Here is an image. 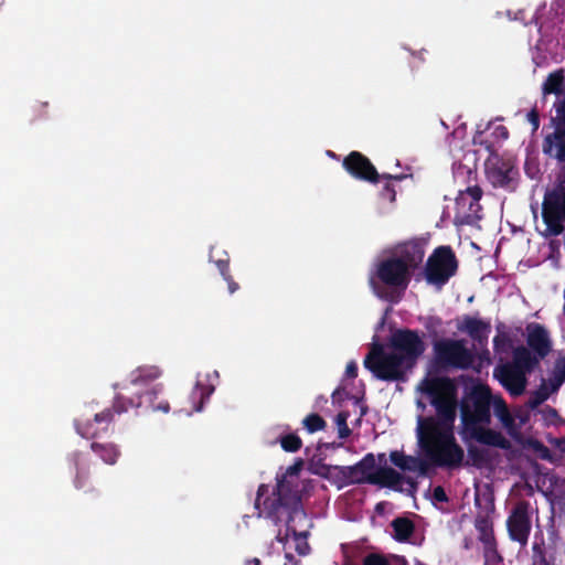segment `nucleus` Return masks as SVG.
Returning <instances> with one entry per match:
<instances>
[{
	"label": "nucleus",
	"instance_id": "f257e3e1",
	"mask_svg": "<svg viewBox=\"0 0 565 565\" xmlns=\"http://www.w3.org/2000/svg\"><path fill=\"white\" fill-rule=\"evenodd\" d=\"M422 391L430 401L436 416L418 418L417 438L425 457L436 467L459 468L465 451L455 437L457 385L448 376L425 379Z\"/></svg>",
	"mask_w": 565,
	"mask_h": 565
},
{
	"label": "nucleus",
	"instance_id": "f03ea898",
	"mask_svg": "<svg viewBox=\"0 0 565 565\" xmlns=\"http://www.w3.org/2000/svg\"><path fill=\"white\" fill-rule=\"evenodd\" d=\"M425 351L426 343L418 330L401 328L390 335L387 349L373 343L363 364L381 381L404 382Z\"/></svg>",
	"mask_w": 565,
	"mask_h": 565
},
{
	"label": "nucleus",
	"instance_id": "7ed1b4c3",
	"mask_svg": "<svg viewBox=\"0 0 565 565\" xmlns=\"http://www.w3.org/2000/svg\"><path fill=\"white\" fill-rule=\"evenodd\" d=\"M162 392V385L157 384L142 394L137 395L136 398L126 397L121 394L116 395L111 407L104 408L100 412L94 414V418H76L74 420V427L76 433L85 439H96L107 434L111 423L114 422L115 414L126 413L129 408L141 407L146 405L152 411H161L168 413L170 405L168 401L158 399V395Z\"/></svg>",
	"mask_w": 565,
	"mask_h": 565
},
{
	"label": "nucleus",
	"instance_id": "20e7f679",
	"mask_svg": "<svg viewBox=\"0 0 565 565\" xmlns=\"http://www.w3.org/2000/svg\"><path fill=\"white\" fill-rule=\"evenodd\" d=\"M268 492L269 487L264 483L257 489L255 509L258 510V516H265L276 525L285 522L287 531H291L295 537L299 536L300 534L291 526L296 518L306 516L299 490L282 479L277 482L271 495H268Z\"/></svg>",
	"mask_w": 565,
	"mask_h": 565
},
{
	"label": "nucleus",
	"instance_id": "39448f33",
	"mask_svg": "<svg viewBox=\"0 0 565 565\" xmlns=\"http://www.w3.org/2000/svg\"><path fill=\"white\" fill-rule=\"evenodd\" d=\"M335 470L342 479L349 484H375L381 488H390L395 491H403L402 483L409 486V491L417 489V482L411 477H404L402 473L391 467H380L376 469V461L373 454L365 455L353 466H335Z\"/></svg>",
	"mask_w": 565,
	"mask_h": 565
},
{
	"label": "nucleus",
	"instance_id": "423d86ee",
	"mask_svg": "<svg viewBox=\"0 0 565 565\" xmlns=\"http://www.w3.org/2000/svg\"><path fill=\"white\" fill-rule=\"evenodd\" d=\"M493 394L486 384H475L465 392L457 408L460 411L459 435L477 427L491 424Z\"/></svg>",
	"mask_w": 565,
	"mask_h": 565
},
{
	"label": "nucleus",
	"instance_id": "0eeeda50",
	"mask_svg": "<svg viewBox=\"0 0 565 565\" xmlns=\"http://www.w3.org/2000/svg\"><path fill=\"white\" fill-rule=\"evenodd\" d=\"M473 143L484 147L492 157L486 163V172L489 181L495 188L514 189L519 175L518 168L511 159H504L494 154V142L484 138L483 131L473 136Z\"/></svg>",
	"mask_w": 565,
	"mask_h": 565
},
{
	"label": "nucleus",
	"instance_id": "6e6552de",
	"mask_svg": "<svg viewBox=\"0 0 565 565\" xmlns=\"http://www.w3.org/2000/svg\"><path fill=\"white\" fill-rule=\"evenodd\" d=\"M529 355L520 352L512 353V361L497 365L493 370L494 377L509 392L511 396H520L525 392L527 379L535 367L530 364Z\"/></svg>",
	"mask_w": 565,
	"mask_h": 565
},
{
	"label": "nucleus",
	"instance_id": "1a4fd4ad",
	"mask_svg": "<svg viewBox=\"0 0 565 565\" xmlns=\"http://www.w3.org/2000/svg\"><path fill=\"white\" fill-rule=\"evenodd\" d=\"M458 259L449 245L436 247L425 265V279L437 288L445 286L457 274Z\"/></svg>",
	"mask_w": 565,
	"mask_h": 565
},
{
	"label": "nucleus",
	"instance_id": "9d476101",
	"mask_svg": "<svg viewBox=\"0 0 565 565\" xmlns=\"http://www.w3.org/2000/svg\"><path fill=\"white\" fill-rule=\"evenodd\" d=\"M433 349L437 364L443 367L468 370L475 361L463 340L440 339L434 342Z\"/></svg>",
	"mask_w": 565,
	"mask_h": 565
},
{
	"label": "nucleus",
	"instance_id": "9b49d317",
	"mask_svg": "<svg viewBox=\"0 0 565 565\" xmlns=\"http://www.w3.org/2000/svg\"><path fill=\"white\" fill-rule=\"evenodd\" d=\"M526 345H519L512 353L518 355L520 352L529 355L530 364L535 369L553 350V342L547 329L540 323L532 322L526 327Z\"/></svg>",
	"mask_w": 565,
	"mask_h": 565
},
{
	"label": "nucleus",
	"instance_id": "f8f14e48",
	"mask_svg": "<svg viewBox=\"0 0 565 565\" xmlns=\"http://www.w3.org/2000/svg\"><path fill=\"white\" fill-rule=\"evenodd\" d=\"M555 116L551 118L554 131L543 139V153L547 157L565 162V96L554 104Z\"/></svg>",
	"mask_w": 565,
	"mask_h": 565
},
{
	"label": "nucleus",
	"instance_id": "ddd939ff",
	"mask_svg": "<svg viewBox=\"0 0 565 565\" xmlns=\"http://www.w3.org/2000/svg\"><path fill=\"white\" fill-rule=\"evenodd\" d=\"M342 167L354 179L374 184L379 183L381 179L399 181L404 178L403 175L387 173L380 174L371 160L359 151H351L344 157Z\"/></svg>",
	"mask_w": 565,
	"mask_h": 565
},
{
	"label": "nucleus",
	"instance_id": "4468645a",
	"mask_svg": "<svg viewBox=\"0 0 565 565\" xmlns=\"http://www.w3.org/2000/svg\"><path fill=\"white\" fill-rule=\"evenodd\" d=\"M530 509V502L521 500L515 503L507 519L509 537L511 541L518 542L521 546L527 544L532 530Z\"/></svg>",
	"mask_w": 565,
	"mask_h": 565
},
{
	"label": "nucleus",
	"instance_id": "2eb2a0df",
	"mask_svg": "<svg viewBox=\"0 0 565 565\" xmlns=\"http://www.w3.org/2000/svg\"><path fill=\"white\" fill-rule=\"evenodd\" d=\"M377 278L386 286L405 290L413 277V274L393 254L377 264Z\"/></svg>",
	"mask_w": 565,
	"mask_h": 565
},
{
	"label": "nucleus",
	"instance_id": "dca6fc26",
	"mask_svg": "<svg viewBox=\"0 0 565 565\" xmlns=\"http://www.w3.org/2000/svg\"><path fill=\"white\" fill-rule=\"evenodd\" d=\"M393 256L399 258L407 269L414 271L422 265L425 257V242L420 238H412L395 245Z\"/></svg>",
	"mask_w": 565,
	"mask_h": 565
},
{
	"label": "nucleus",
	"instance_id": "f3484780",
	"mask_svg": "<svg viewBox=\"0 0 565 565\" xmlns=\"http://www.w3.org/2000/svg\"><path fill=\"white\" fill-rule=\"evenodd\" d=\"M483 191L479 185L468 186L466 190H460L456 198V209L458 214H462V218L467 224H470L473 218H480L478 212L481 210L480 200Z\"/></svg>",
	"mask_w": 565,
	"mask_h": 565
},
{
	"label": "nucleus",
	"instance_id": "a211bd4d",
	"mask_svg": "<svg viewBox=\"0 0 565 565\" xmlns=\"http://www.w3.org/2000/svg\"><path fill=\"white\" fill-rule=\"evenodd\" d=\"M463 441L476 440L486 446L508 450L511 448L510 440L500 431L489 428V425L477 427L460 435Z\"/></svg>",
	"mask_w": 565,
	"mask_h": 565
},
{
	"label": "nucleus",
	"instance_id": "6ab92c4d",
	"mask_svg": "<svg viewBox=\"0 0 565 565\" xmlns=\"http://www.w3.org/2000/svg\"><path fill=\"white\" fill-rule=\"evenodd\" d=\"M458 330L469 334L471 339L478 342H482L488 339V334L491 331V324L489 321H483L477 317L463 316L462 321L458 324Z\"/></svg>",
	"mask_w": 565,
	"mask_h": 565
},
{
	"label": "nucleus",
	"instance_id": "aec40b11",
	"mask_svg": "<svg viewBox=\"0 0 565 565\" xmlns=\"http://www.w3.org/2000/svg\"><path fill=\"white\" fill-rule=\"evenodd\" d=\"M391 462L403 471L419 470L422 475L427 471V463L418 457L405 455L403 451L394 450L390 454Z\"/></svg>",
	"mask_w": 565,
	"mask_h": 565
},
{
	"label": "nucleus",
	"instance_id": "412c9836",
	"mask_svg": "<svg viewBox=\"0 0 565 565\" xmlns=\"http://www.w3.org/2000/svg\"><path fill=\"white\" fill-rule=\"evenodd\" d=\"M82 452H74L72 460L75 467V477L73 480L74 487L77 490H82L84 492H95V488L92 486L89 479V470L88 467L83 462Z\"/></svg>",
	"mask_w": 565,
	"mask_h": 565
},
{
	"label": "nucleus",
	"instance_id": "4be33fe9",
	"mask_svg": "<svg viewBox=\"0 0 565 565\" xmlns=\"http://www.w3.org/2000/svg\"><path fill=\"white\" fill-rule=\"evenodd\" d=\"M90 449L107 465H115L120 456L118 446L113 443L93 441Z\"/></svg>",
	"mask_w": 565,
	"mask_h": 565
},
{
	"label": "nucleus",
	"instance_id": "5701e85b",
	"mask_svg": "<svg viewBox=\"0 0 565 565\" xmlns=\"http://www.w3.org/2000/svg\"><path fill=\"white\" fill-rule=\"evenodd\" d=\"M565 84V70L558 68L550 73L542 85L544 96L550 94L561 95Z\"/></svg>",
	"mask_w": 565,
	"mask_h": 565
},
{
	"label": "nucleus",
	"instance_id": "b1692460",
	"mask_svg": "<svg viewBox=\"0 0 565 565\" xmlns=\"http://www.w3.org/2000/svg\"><path fill=\"white\" fill-rule=\"evenodd\" d=\"M565 382V353H561L554 362V366L548 377V391L557 392Z\"/></svg>",
	"mask_w": 565,
	"mask_h": 565
},
{
	"label": "nucleus",
	"instance_id": "393cba45",
	"mask_svg": "<svg viewBox=\"0 0 565 565\" xmlns=\"http://www.w3.org/2000/svg\"><path fill=\"white\" fill-rule=\"evenodd\" d=\"M493 414L501 422L502 426L509 430L514 428V418L509 411L505 401L500 395H493Z\"/></svg>",
	"mask_w": 565,
	"mask_h": 565
},
{
	"label": "nucleus",
	"instance_id": "a878e982",
	"mask_svg": "<svg viewBox=\"0 0 565 565\" xmlns=\"http://www.w3.org/2000/svg\"><path fill=\"white\" fill-rule=\"evenodd\" d=\"M391 525L394 531L393 537L397 542L408 541L415 531V525L413 521L406 518H396L392 521Z\"/></svg>",
	"mask_w": 565,
	"mask_h": 565
},
{
	"label": "nucleus",
	"instance_id": "bb28decb",
	"mask_svg": "<svg viewBox=\"0 0 565 565\" xmlns=\"http://www.w3.org/2000/svg\"><path fill=\"white\" fill-rule=\"evenodd\" d=\"M161 375V370L158 366H141L138 367L135 376L131 380L134 386L147 385L148 383L157 380Z\"/></svg>",
	"mask_w": 565,
	"mask_h": 565
},
{
	"label": "nucleus",
	"instance_id": "cd10ccee",
	"mask_svg": "<svg viewBox=\"0 0 565 565\" xmlns=\"http://www.w3.org/2000/svg\"><path fill=\"white\" fill-rule=\"evenodd\" d=\"M475 526L479 532V540L483 545L495 542L492 523L487 515H478L475 521Z\"/></svg>",
	"mask_w": 565,
	"mask_h": 565
},
{
	"label": "nucleus",
	"instance_id": "c85d7f7f",
	"mask_svg": "<svg viewBox=\"0 0 565 565\" xmlns=\"http://www.w3.org/2000/svg\"><path fill=\"white\" fill-rule=\"evenodd\" d=\"M214 387L212 385L202 384L200 382H196L193 391H192V398L199 399V402L194 405L195 412H201L203 409L204 403L209 401L210 396L213 394Z\"/></svg>",
	"mask_w": 565,
	"mask_h": 565
},
{
	"label": "nucleus",
	"instance_id": "c756f323",
	"mask_svg": "<svg viewBox=\"0 0 565 565\" xmlns=\"http://www.w3.org/2000/svg\"><path fill=\"white\" fill-rule=\"evenodd\" d=\"M468 457L471 465L477 468H482L490 461L489 451L484 448H480L473 445L468 446Z\"/></svg>",
	"mask_w": 565,
	"mask_h": 565
},
{
	"label": "nucleus",
	"instance_id": "7c9ffc66",
	"mask_svg": "<svg viewBox=\"0 0 565 565\" xmlns=\"http://www.w3.org/2000/svg\"><path fill=\"white\" fill-rule=\"evenodd\" d=\"M302 427L309 434H313L323 430L327 427V422L319 414L311 413L302 419Z\"/></svg>",
	"mask_w": 565,
	"mask_h": 565
},
{
	"label": "nucleus",
	"instance_id": "2f4dec72",
	"mask_svg": "<svg viewBox=\"0 0 565 565\" xmlns=\"http://www.w3.org/2000/svg\"><path fill=\"white\" fill-rule=\"evenodd\" d=\"M279 443L286 452H296L302 447L301 438L294 433L280 436Z\"/></svg>",
	"mask_w": 565,
	"mask_h": 565
},
{
	"label": "nucleus",
	"instance_id": "473e14b6",
	"mask_svg": "<svg viewBox=\"0 0 565 565\" xmlns=\"http://www.w3.org/2000/svg\"><path fill=\"white\" fill-rule=\"evenodd\" d=\"M348 418H349V412H345V411L338 413V415L335 416L338 435H339V438H341V439H345L352 434V430L350 429V427L348 426V423H347Z\"/></svg>",
	"mask_w": 565,
	"mask_h": 565
},
{
	"label": "nucleus",
	"instance_id": "72a5a7b5",
	"mask_svg": "<svg viewBox=\"0 0 565 565\" xmlns=\"http://www.w3.org/2000/svg\"><path fill=\"white\" fill-rule=\"evenodd\" d=\"M484 559L486 565H497L502 561V557L497 551L495 542L490 544H484Z\"/></svg>",
	"mask_w": 565,
	"mask_h": 565
},
{
	"label": "nucleus",
	"instance_id": "f704fd0d",
	"mask_svg": "<svg viewBox=\"0 0 565 565\" xmlns=\"http://www.w3.org/2000/svg\"><path fill=\"white\" fill-rule=\"evenodd\" d=\"M548 394H550V392H547V391H543V390L535 391L529 397L526 405L530 408L534 409L548 398Z\"/></svg>",
	"mask_w": 565,
	"mask_h": 565
},
{
	"label": "nucleus",
	"instance_id": "c9c22d12",
	"mask_svg": "<svg viewBox=\"0 0 565 565\" xmlns=\"http://www.w3.org/2000/svg\"><path fill=\"white\" fill-rule=\"evenodd\" d=\"M387 182L382 188L380 195L383 200H386L391 203L395 202L396 200V191L394 185L390 182L391 180H386Z\"/></svg>",
	"mask_w": 565,
	"mask_h": 565
},
{
	"label": "nucleus",
	"instance_id": "e433bc0d",
	"mask_svg": "<svg viewBox=\"0 0 565 565\" xmlns=\"http://www.w3.org/2000/svg\"><path fill=\"white\" fill-rule=\"evenodd\" d=\"M363 565H388V561L381 554L370 553L363 558Z\"/></svg>",
	"mask_w": 565,
	"mask_h": 565
},
{
	"label": "nucleus",
	"instance_id": "4c0bfd02",
	"mask_svg": "<svg viewBox=\"0 0 565 565\" xmlns=\"http://www.w3.org/2000/svg\"><path fill=\"white\" fill-rule=\"evenodd\" d=\"M533 565H550L544 550L539 544L533 546Z\"/></svg>",
	"mask_w": 565,
	"mask_h": 565
},
{
	"label": "nucleus",
	"instance_id": "58836bf2",
	"mask_svg": "<svg viewBox=\"0 0 565 565\" xmlns=\"http://www.w3.org/2000/svg\"><path fill=\"white\" fill-rule=\"evenodd\" d=\"M491 135L497 142H500L507 140L510 136V132L505 126L498 125L493 128Z\"/></svg>",
	"mask_w": 565,
	"mask_h": 565
},
{
	"label": "nucleus",
	"instance_id": "ea45409f",
	"mask_svg": "<svg viewBox=\"0 0 565 565\" xmlns=\"http://www.w3.org/2000/svg\"><path fill=\"white\" fill-rule=\"evenodd\" d=\"M526 118H527L529 122L532 125V132L537 131V129L540 127V114H539V110L536 109V107L532 108L527 113Z\"/></svg>",
	"mask_w": 565,
	"mask_h": 565
},
{
	"label": "nucleus",
	"instance_id": "a19ab883",
	"mask_svg": "<svg viewBox=\"0 0 565 565\" xmlns=\"http://www.w3.org/2000/svg\"><path fill=\"white\" fill-rule=\"evenodd\" d=\"M433 499L440 503L448 502V500H449L445 489L441 486H437L434 488Z\"/></svg>",
	"mask_w": 565,
	"mask_h": 565
},
{
	"label": "nucleus",
	"instance_id": "79ce46f5",
	"mask_svg": "<svg viewBox=\"0 0 565 565\" xmlns=\"http://www.w3.org/2000/svg\"><path fill=\"white\" fill-rule=\"evenodd\" d=\"M222 277H225L230 274V262L228 259H218L215 262Z\"/></svg>",
	"mask_w": 565,
	"mask_h": 565
},
{
	"label": "nucleus",
	"instance_id": "37998d69",
	"mask_svg": "<svg viewBox=\"0 0 565 565\" xmlns=\"http://www.w3.org/2000/svg\"><path fill=\"white\" fill-rule=\"evenodd\" d=\"M223 279L227 282L230 294H234L235 291H237L239 289V285L234 280V278L231 274L223 277Z\"/></svg>",
	"mask_w": 565,
	"mask_h": 565
},
{
	"label": "nucleus",
	"instance_id": "c03bdc74",
	"mask_svg": "<svg viewBox=\"0 0 565 565\" xmlns=\"http://www.w3.org/2000/svg\"><path fill=\"white\" fill-rule=\"evenodd\" d=\"M345 375L350 379H354L358 376V365L354 361H351L347 364Z\"/></svg>",
	"mask_w": 565,
	"mask_h": 565
},
{
	"label": "nucleus",
	"instance_id": "a18cd8bd",
	"mask_svg": "<svg viewBox=\"0 0 565 565\" xmlns=\"http://www.w3.org/2000/svg\"><path fill=\"white\" fill-rule=\"evenodd\" d=\"M441 326V319L440 318H430L428 323L426 324V328L430 330L433 327H440Z\"/></svg>",
	"mask_w": 565,
	"mask_h": 565
},
{
	"label": "nucleus",
	"instance_id": "49530a36",
	"mask_svg": "<svg viewBox=\"0 0 565 565\" xmlns=\"http://www.w3.org/2000/svg\"><path fill=\"white\" fill-rule=\"evenodd\" d=\"M246 565H260V561L257 557L246 561Z\"/></svg>",
	"mask_w": 565,
	"mask_h": 565
},
{
	"label": "nucleus",
	"instance_id": "de8ad7c7",
	"mask_svg": "<svg viewBox=\"0 0 565 565\" xmlns=\"http://www.w3.org/2000/svg\"><path fill=\"white\" fill-rule=\"evenodd\" d=\"M548 414L551 415V417H556L557 416L556 409H554L552 407H548Z\"/></svg>",
	"mask_w": 565,
	"mask_h": 565
},
{
	"label": "nucleus",
	"instance_id": "09e8293b",
	"mask_svg": "<svg viewBox=\"0 0 565 565\" xmlns=\"http://www.w3.org/2000/svg\"><path fill=\"white\" fill-rule=\"evenodd\" d=\"M396 559L401 562V565H407V561L403 556H396Z\"/></svg>",
	"mask_w": 565,
	"mask_h": 565
},
{
	"label": "nucleus",
	"instance_id": "8fccbe9b",
	"mask_svg": "<svg viewBox=\"0 0 565 565\" xmlns=\"http://www.w3.org/2000/svg\"><path fill=\"white\" fill-rule=\"evenodd\" d=\"M302 465V462L300 461L299 463H296L295 466L290 467L289 470L290 471H296L298 470V468Z\"/></svg>",
	"mask_w": 565,
	"mask_h": 565
},
{
	"label": "nucleus",
	"instance_id": "3c124183",
	"mask_svg": "<svg viewBox=\"0 0 565 565\" xmlns=\"http://www.w3.org/2000/svg\"><path fill=\"white\" fill-rule=\"evenodd\" d=\"M331 446H332L331 444H320V445L318 446V449H321L322 447H324V448H329V447H331Z\"/></svg>",
	"mask_w": 565,
	"mask_h": 565
},
{
	"label": "nucleus",
	"instance_id": "603ef678",
	"mask_svg": "<svg viewBox=\"0 0 565 565\" xmlns=\"http://www.w3.org/2000/svg\"><path fill=\"white\" fill-rule=\"evenodd\" d=\"M493 343H494V348H497L498 343H499V337L498 335L493 339Z\"/></svg>",
	"mask_w": 565,
	"mask_h": 565
},
{
	"label": "nucleus",
	"instance_id": "864d4df0",
	"mask_svg": "<svg viewBox=\"0 0 565 565\" xmlns=\"http://www.w3.org/2000/svg\"><path fill=\"white\" fill-rule=\"evenodd\" d=\"M384 458H385V455H384V454H380V455H379V459H380V461L384 460Z\"/></svg>",
	"mask_w": 565,
	"mask_h": 565
},
{
	"label": "nucleus",
	"instance_id": "5fc2aeb1",
	"mask_svg": "<svg viewBox=\"0 0 565 565\" xmlns=\"http://www.w3.org/2000/svg\"><path fill=\"white\" fill-rule=\"evenodd\" d=\"M475 501H476V504H479V497L478 495L476 497Z\"/></svg>",
	"mask_w": 565,
	"mask_h": 565
}]
</instances>
